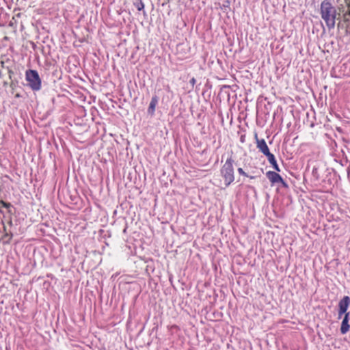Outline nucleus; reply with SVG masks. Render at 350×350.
<instances>
[{
    "label": "nucleus",
    "mask_w": 350,
    "mask_h": 350,
    "mask_svg": "<svg viewBox=\"0 0 350 350\" xmlns=\"http://www.w3.org/2000/svg\"><path fill=\"white\" fill-rule=\"evenodd\" d=\"M350 305V298L349 296H345L338 303V319H341L342 315L346 314V313H349L348 312V308Z\"/></svg>",
    "instance_id": "obj_4"
},
{
    "label": "nucleus",
    "mask_w": 350,
    "mask_h": 350,
    "mask_svg": "<svg viewBox=\"0 0 350 350\" xmlns=\"http://www.w3.org/2000/svg\"><path fill=\"white\" fill-rule=\"evenodd\" d=\"M233 159L228 158L221 169V174L223 177L226 187L229 186L234 180Z\"/></svg>",
    "instance_id": "obj_2"
},
{
    "label": "nucleus",
    "mask_w": 350,
    "mask_h": 350,
    "mask_svg": "<svg viewBox=\"0 0 350 350\" xmlns=\"http://www.w3.org/2000/svg\"><path fill=\"white\" fill-rule=\"evenodd\" d=\"M256 146L258 150L265 154L267 157H269L272 153L270 152L268 146L264 139H259L256 135Z\"/></svg>",
    "instance_id": "obj_5"
},
{
    "label": "nucleus",
    "mask_w": 350,
    "mask_h": 350,
    "mask_svg": "<svg viewBox=\"0 0 350 350\" xmlns=\"http://www.w3.org/2000/svg\"><path fill=\"white\" fill-rule=\"evenodd\" d=\"M267 159H268L269 162L271 164V165L273 166L274 170H275L278 172L280 171L273 154H271V156L267 157Z\"/></svg>",
    "instance_id": "obj_9"
},
{
    "label": "nucleus",
    "mask_w": 350,
    "mask_h": 350,
    "mask_svg": "<svg viewBox=\"0 0 350 350\" xmlns=\"http://www.w3.org/2000/svg\"><path fill=\"white\" fill-rule=\"evenodd\" d=\"M158 100L156 96L152 98L151 101L150 103V105L148 109V111L150 114L153 115L155 111V108L157 105Z\"/></svg>",
    "instance_id": "obj_8"
},
{
    "label": "nucleus",
    "mask_w": 350,
    "mask_h": 350,
    "mask_svg": "<svg viewBox=\"0 0 350 350\" xmlns=\"http://www.w3.org/2000/svg\"><path fill=\"white\" fill-rule=\"evenodd\" d=\"M349 317L350 313H346V314L344 315L340 326V332L342 334H347L350 329V325L349 323Z\"/></svg>",
    "instance_id": "obj_7"
},
{
    "label": "nucleus",
    "mask_w": 350,
    "mask_h": 350,
    "mask_svg": "<svg viewBox=\"0 0 350 350\" xmlns=\"http://www.w3.org/2000/svg\"><path fill=\"white\" fill-rule=\"evenodd\" d=\"M321 15L328 29H333L336 23V10L331 3L327 1L321 2Z\"/></svg>",
    "instance_id": "obj_1"
},
{
    "label": "nucleus",
    "mask_w": 350,
    "mask_h": 350,
    "mask_svg": "<svg viewBox=\"0 0 350 350\" xmlns=\"http://www.w3.org/2000/svg\"><path fill=\"white\" fill-rule=\"evenodd\" d=\"M137 8L138 10H142L144 8V3L142 2H141L140 3H139L137 5Z\"/></svg>",
    "instance_id": "obj_11"
},
{
    "label": "nucleus",
    "mask_w": 350,
    "mask_h": 350,
    "mask_svg": "<svg viewBox=\"0 0 350 350\" xmlns=\"http://www.w3.org/2000/svg\"><path fill=\"white\" fill-rule=\"evenodd\" d=\"M196 82V81L195 78H193V77L190 80V83L192 85V86L195 85Z\"/></svg>",
    "instance_id": "obj_12"
},
{
    "label": "nucleus",
    "mask_w": 350,
    "mask_h": 350,
    "mask_svg": "<svg viewBox=\"0 0 350 350\" xmlns=\"http://www.w3.org/2000/svg\"><path fill=\"white\" fill-rule=\"evenodd\" d=\"M238 172L239 174L248 177V175L243 171V170L241 167L238 168Z\"/></svg>",
    "instance_id": "obj_10"
},
{
    "label": "nucleus",
    "mask_w": 350,
    "mask_h": 350,
    "mask_svg": "<svg viewBox=\"0 0 350 350\" xmlns=\"http://www.w3.org/2000/svg\"><path fill=\"white\" fill-rule=\"evenodd\" d=\"M25 79L28 85L34 91L41 88V79L38 72L35 70H28L25 72Z\"/></svg>",
    "instance_id": "obj_3"
},
{
    "label": "nucleus",
    "mask_w": 350,
    "mask_h": 350,
    "mask_svg": "<svg viewBox=\"0 0 350 350\" xmlns=\"http://www.w3.org/2000/svg\"><path fill=\"white\" fill-rule=\"evenodd\" d=\"M266 175L272 184L281 183L283 185H285V183H284L283 178L279 174H278L275 172L268 171L266 173Z\"/></svg>",
    "instance_id": "obj_6"
},
{
    "label": "nucleus",
    "mask_w": 350,
    "mask_h": 350,
    "mask_svg": "<svg viewBox=\"0 0 350 350\" xmlns=\"http://www.w3.org/2000/svg\"><path fill=\"white\" fill-rule=\"evenodd\" d=\"M249 177H250V178H251V179H254V176H249Z\"/></svg>",
    "instance_id": "obj_13"
}]
</instances>
